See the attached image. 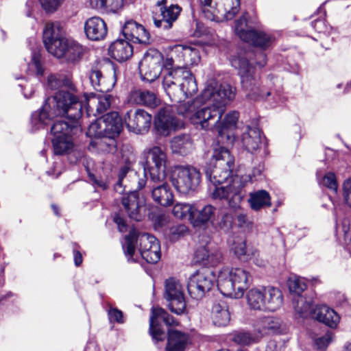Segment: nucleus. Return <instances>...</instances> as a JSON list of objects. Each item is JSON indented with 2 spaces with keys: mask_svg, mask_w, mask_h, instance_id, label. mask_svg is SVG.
<instances>
[{
  "mask_svg": "<svg viewBox=\"0 0 351 351\" xmlns=\"http://www.w3.org/2000/svg\"><path fill=\"white\" fill-rule=\"evenodd\" d=\"M235 97V89L228 84H221L211 79L207 81L199 96L178 104L179 114L189 118L196 128L212 131L217 130L219 121L226 110V106Z\"/></svg>",
  "mask_w": 351,
  "mask_h": 351,
  "instance_id": "1",
  "label": "nucleus"
},
{
  "mask_svg": "<svg viewBox=\"0 0 351 351\" xmlns=\"http://www.w3.org/2000/svg\"><path fill=\"white\" fill-rule=\"evenodd\" d=\"M213 167L206 170V175L215 189L212 192L214 199L225 200L228 206L237 210L241 208V203L245 196V186L247 183L257 180L262 169H255L251 175L232 176L234 165V156L223 147L215 148L212 156Z\"/></svg>",
  "mask_w": 351,
  "mask_h": 351,
  "instance_id": "2",
  "label": "nucleus"
},
{
  "mask_svg": "<svg viewBox=\"0 0 351 351\" xmlns=\"http://www.w3.org/2000/svg\"><path fill=\"white\" fill-rule=\"evenodd\" d=\"M82 103L73 93L61 88L52 97H48L43 108L32 114L31 123L35 130L47 125L56 116H65L71 122L63 120L56 121L51 132L53 138L71 137L80 132L77 120L82 117Z\"/></svg>",
  "mask_w": 351,
  "mask_h": 351,
  "instance_id": "3",
  "label": "nucleus"
},
{
  "mask_svg": "<svg viewBox=\"0 0 351 351\" xmlns=\"http://www.w3.org/2000/svg\"><path fill=\"white\" fill-rule=\"evenodd\" d=\"M162 87L171 100L180 104L184 99L193 97L198 90L191 71L185 66H177L164 72Z\"/></svg>",
  "mask_w": 351,
  "mask_h": 351,
  "instance_id": "4",
  "label": "nucleus"
},
{
  "mask_svg": "<svg viewBox=\"0 0 351 351\" xmlns=\"http://www.w3.org/2000/svg\"><path fill=\"white\" fill-rule=\"evenodd\" d=\"M138 242V250L141 257L149 263H156L161 257L160 246L158 239L149 234L137 235L135 230L130 231L125 237L123 249L129 262H136V245Z\"/></svg>",
  "mask_w": 351,
  "mask_h": 351,
  "instance_id": "5",
  "label": "nucleus"
},
{
  "mask_svg": "<svg viewBox=\"0 0 351 351\" xmlns=\"http://www.w3.org/2000/svg\"><path fill=\"white\" fill-rule=\"evenodd\" d=\"M230 62L232 66L238 70L242 88L249 99H265L271 95V90L260 82L259 77L254 73V68L245 58L234 57Z\"/></svg>",
  "mask_w": 351,
  "mask_h": 351,
  "instance_id": "6",
  "label": "nucleus"
},
{
  "mask_svg": "<svg viewBox=\"0 0 351 351\" xmlns=\"http://www.w3.org/2000/svg\"><path fill=\"white\" fill-rule=\"evenodd\" d=\"M250 274L244 269L225 267L218 274L217 287L225 295L241 298L250 282Z\"/></svg>",
  "mask_w": 351,
  "mask_h": 351,
  "instance_id": "7",
  "label": "nucleus"
},
{
  "mask_svg": "<svg viewBox=\"0 0 351 351\" xmlns=\"http://www.w3.org/2000/svg\"><path fill=\"white\" fill-rule=\"evenodd\" d=\"M256 21H249L246 13L236 21L235 32L243 41L265 50L273 45L275 38L270 34L256 29Z\"/></svg>",
  "mask_w": 351,
  "mask_h": 351,
  "instance_id": "8",
  "label": "nucleus"
},
{
  "mask_svg": "<svg viewBox=\"0 0 351 351\" xmlns=\"http://www.w3.org/2000/svg\"><path fill=\"white\" fill-rule=\"evenodd\" d=\"M201 173L193 166H178L171 172V181L180 193L194 192L201 182Z\"/></svg>",
  "mask_w": 351,
  "mask_h": 351,
  "instance_id": "9",
  "label": "nucleus"
},
{
  "mask_svg": "<svg viewBox=\"0 0 351 351\" xmlns=\"http://www.w3.org/2000/svg\"><path fill=\"white\" fill-rule=\"evenodd\" d=\"M166 163L167 155L160 147L154 146L148 150L143 169L145 173H149L151 182L166 180Z\"/></svg>",
  "mask_w": 351,
  "mask_h": 351,
  "instance_id": "10",
  "label": "nucleus"
},
{
  "mask_svg": "<svg viewBox=\"0 0 351 351\" xmlns=\"http://www.w3.org/2000/svg\"><path fill=\"white\" fill-rule=\"evenodd\" d=\"M163 56L161 53L156 50H150L146 52L139 63V73L142 80L148 82L155 81L160 74L163 78L165 69L162 70Z\"/></svg>",
  "mask_w": 351,
  "mask_h": 351,
  "instance_id": "11",
  "label": "nucleus"
},
{
  "mask_svg": "<svg viewBox=\"0 0 351 351\" xmlns=\"http://www.w3.org/2000/svg\"><path fill=\"white\" fill-rule=\"evenodd\" d=\"M215 276L208 269L197 271L188 280L187 289L190 296L195 300L202 299L214 286Z\"/></svg>",
  "mask_w": 351,
  "mask_h": 351,
  "instance_id": "12",
  "label": "nucleus"
},
{
  "mask_svg": "<svg viewBox=\"0 0 351 351\" xmlns=\"http://www.w3.org/2000/svg\"><path fill=\"white\" fill-rule=\"evenodd\" d=\"M164 297L168 302L169 310L177 315L183 313L186 309L184 287L180 282L170 278L165 281Z\"/></svg>",
  "mask_w": 351,
  "mask_h": 351,
  "instance_id": "13",
  "label": "nucleus"
},
{
  "mask_svg": "<svg viewBox=\"0 0 351 351\" xmlns=\"http://www.w3.org/2000/svg\"><path fill=\"white\" fill-rule=\"evenodd\" d=\"M177 108L178 106L176 109ZM175 109L176 108L172 106H165L158 111L154 120V125L160 134L167 136L171 131L183 126L182 121L175 115Z\"/></svg>",
  "mask_w": 351,
  "mask_h": 351,
  "instance_id": "14",
  "label": "nucleus"
},
{
  "mask_svg": "<svg viewBox=\"0 0 351 351\" xmlns=\"http://www.w3.org/2000/svg\"><path fill=\"white\" fill-rule=\"evenodd\" d=\"M123 121L130 131L136 134H144L152 125V117L143 109L130 110L124 114Z\"/></svg>",
  "mask_w": 351,
  "mask_h": 351,
  "instance_id": "15",
  "label": "nucleus"
},
{
  "mask_svg": "<svg viewBox=\"0 0 351 351\" xmlns=\"http://www.w3.org/2000/svg\"><path fill=\"white\" fill-rule=\"evenodd\" d=\"M69 38L66 36V31L59 22L47 23L43 30V43L49 53L54 51Z\"/></svg>",
  "mask_w": 351,
  "mask_h": 351,
  "instance_id": "16",
  "label": "nucleus"
},
{
  "mask_svg": "<svg viewBox=\"0 0 351 351\" xmlns=\"http://www.w3.org/2000/svg\"><path fill=\"white\" fill-rule=\"evenodd\" d=\"M85 52V48L78 42L69 38L51 54L70 63L79 62Z\"/></svg>",
  "mask_w": 351,
  "mask_h": 351,
  "instance_id": "17",
  "label": "nucleus"
},
{
  "mask_svg": "<svg viewBox=\"0 0 351 351\" xmlns=\"http://www.w3.org/2000/svg\"><path fill=\"white\" fill-rule=\"evenodd\" d=\"M150 317L149 331L156 341H163L165 338L164 331L161 329L160 322L162 321L167 326H173L176 324L173 317L169 315L163 308H152Z\"/></svg>",
  "mask_w": 351,
  "mask_h": 351,
  "instance_id": "18",
  "label": "nucleus"
},
{
  "mask_svg": "<svg viewBox=\"0 0 351 351\" xmlns=\"http://www.w3.org/2000/svg\"><path fill=\"white\" fill-rule=\"evenodd\" d=\"M122 204L128 217L135 221L142 219L145 213V199L139 197L137 191L130 192L122 197Z\"/></svg>",
  "mask_w": 351,
  "mask_h": 351,
  "instance_id": "19",
  "label": "nucleus"
},
{
  "mask_svg": "<svg viewBox=\"0 0 351 351\" xmlns=\"http://www.w3.org/2000/svg\"><path fill=\"white\" fill-rule=\"evenodd\" d=\"M219 214V210L211 204H206L202 207L194 204L191 224L194 227H202L208 224L213 226L216 223Z\"/></svg>",
  "mask_w": 351,
  "mask_h": 351,
  "instance_id": "20",
  "label": "nucleus"
},
{
  "mask_svg": "<svg viewBox=\"0 0 351 351\" xmlns=\"http://www.w3.org/2000/svg\"><path fill=\"white\" fill-rule=\"evenodd\" d=\"M253 329L261 340L265 336L280 334L282 332V322L276 317L263 316L254 322Z\"/></svg>",
  "mask_w": 351,
  "mask_h": 351,
  "instance_id": "21",
  "label": "nucleus"
},
{
  "mask_svg": "<svg viewBox=\"0 0 351 351\" xmlns=\"http://www.w3.org/2000/svg\"><path fill=\"white\" fill-rule=\"evenodd\" d=\"M196 261L205 266H215L222 260V254L219 247L212 242L201 245L195 252Z\"/></svg>",
  "mask_w": 351,
  "mask_h": 351,
  "instance_id": "22",
  "label": "nucleus"
},
{
  "mask_svg": "<svg viewBox=\"0 0 351 351\" xmlns=\"http://www.w3.org/2000/svg\"><path fill=\"white\" fill-rule=\"evenodd\" d=\"M239 119V113L236 111H232L228 113L223 121H219L217 127V132L219 136V141L227 145H232L234 141V134L232 131L234 129L237 122Z\"/></svg>",
  "mask_w": 351,
  "mask_h": 351,
  "instance_id": "23",
  "label": "nucleus"
},
{
  "mask_svg": "<svg viewBox=\"0 0 351 351\" xmlns=\"http://www.w3.org/2000/svg\"><path fill=\"white\" fill-rule=\"evenodd\" d=\"M167 0L158 1L156 5L160 7V11L162 16V20L154 19V25L157 27H163L164 29H170L178 18L182 8L178 5H171L166 6Z\"/></svg>",
  "mask_w": 351,
  "mask_h": 351,
  "instance_id": "24",
  "label": "nucleus"
},
{
  "mask_svg": "<svg viewBox=\"0 0 351 351\" xmlns=\"http://www.w3.org/2000/svg\"><path fill=\"white\" fill-rule=\"evenodd\" d=\"M122 32L125 39L134 43L147 44L149 40V34L145 27L133 20L125 22Z\"/></svg>",
  "mask_w": 351,
  "mask_h": 351,
  "instance_id": "25",
  "label": "nucleus"
},
{
  "mask_svg": "<svg viewBox=\"0 0 351 351\" xmlns=\"http://www.w3.org/2000/svg\"><path fill=\"white\" fill-rule=\"evenodd\" d=\"M151 195L154 202L167 207L173 202V194L171 186L165 181L152 182Z\"/></svg>",
  "mask_w": 351,
  "mask_h": 351,
  "instance_id": "26",
  "label": "nucleus"
},
{
  "mask_svg": "<svg viewBox=\"0 0 351 351\" xmlns=\"http://www.w3.org/2000/svg\"><path fill=\"white\" fill-rule=\"evenodd\" d=\"M86 36L91 40H103L108 32L106 22L99 16L88 19L84 24Z\"/></svg>",
  "mask_w": 351,
  "mask_h": 351,
  "instance_id": "27",
  "label": "nucleus"
},
{
  "mask_svg": "<svg viewBox=\"0 0 351 351\" xmlns=\"http://www.w3.org/2000/svg\"><path fill=\"white\" fill-rule=\"evenodd\" d=\"M172 52L179 62H182L184 66L197 65L200 62L199 50L195 47L184 45H176L172 48Z\"/></svg>",
  "mask_w": 351,
  "mask_h": 351,
  "instance_id": "28",
  "label": "nucleus"
},
{
  "mask_svg": "<svg viewBox=\"0 0 351 351\" xmlns=\"http://www.w3.org/2000/svg\"><path fill=\"white\" fill-rule=\"evenodd\" d=\"M112 97L110 95H93L86 98V114L90 117L99 115L106 111L110 106Z\"/></svg>",
  "mask_w": 351,
  "mask_h": 351,
  "instance_id": "29",
  "label": "nucleus"
},
{
  "mask_svg": "<svg viewBox=\"0 0 351 351\" xmlns=\"http://www.w3.org/2000/svg\"><path fill=\"white\" fill-rule=\"evenodd\" d=\"M263 311L275 312L283 304L282 291L276 287H264Z\"/></svg>",
  "mask_w": 351,
  "mask_h": 351,
  "instance_id": "30",
  "label": "nucleus"
},
{
  "mask_svg": "<svg viewBox=\"0 0 351 351\" xmlns=\"http://www.w3.org/2000/svg\"><path fill=\"white\" fill-rule=\"evenodd\" d=\"M104 136L113 139L121 132L123 123L119 114L116 112H110L101 117Z\"/></svg>",
  "mask_w": 351,
  "mask_h": 351,
  "instance_id": "31",
  "label": "nucleus"
},
{
  "mask_svg": "<svg viewBox=\"0 0 351 351\" xmlns=\"http://www.w3.org/2000/svg\"><path fill=\"white\" fill-rule=\"evenodd\" d=\"M243 147L250 153H255L260 149L263 145L261 131L256 127H247L241 137Z\"/></svg>",
  "mask_w": 351,
  "mask_h": 351,
  "instance_id": "32",
  "label": "nucleus"
},
{
  "mask_svg": "<svg viewBox=\"0 0 351 351\" xmlns=\"http://www.w3.org/2000/svg\"><path fill=\"white\" fill-rule=\"evenodd\" d=\"M312 317L332 328L337 326L340 319L338 314L326 305L316 306Z\"/></svg>",
  "mask_w": 351,
  "mask_h": 351,
  "instance_id": "33",
  "label": "nucleus"
},
{
  "mask_svg": "<svg viewBox=\"0 0 351 351\" xmlns=\"http://www.w3.org/2000/svg\"><path fill=\"white\" fill-rule=\"evenodd\" d=\"M109 54L119 62L128 60L133 54V47L125 40L119 39L113 42L109 47Z\"/></svg>",
  "mask_w": 351,
  "mask_h": 351,
  "instance_id": "34",
  "label": "nucleus"
},
{
  "mask_svg": "<svg viewBox=\"0 0 351 351\" xmlns=\"http://www.w3.org/2000/svg\"><path fill=\"white\" fill-rule=\"evenodd\" d=\"M130 101L136 104L155 108L160 104L156 94L147 90H134L130 93Z\"/></svg>",
  "mask_w": 351,
  "mask_h": 351,
  "instance_id": "35",
  "label": "nucleus"
},
{
  "mask_svg": "<svg viewBox=\"0 0 351 351\" xmlns=\"http://www.w3.org/2000/svg\"><path fill=\"white\" fill-rule=\"evenodd\" d=\"M91 8L104 13H116L121 10L124 0H88Z\"/></svg>",
  "mask_w": 351,
  "mask_h": 351,
  "instance_id": "36",
  "label": "nucleus"
},
{
  "mask_svg": "<svg viewBox=\"0 0 351 351\" xmlns=\"http://www.w3.org/2000/svg\"><path fill=\"white\" fill-rule=\"evenodd\" d=\"M211 317L214 324L218 326H224L229 323L230 314L226 302L220 301L213 304Z\"/></svg>",
  "mask_w": 351,
  "mask_h": 351,
  "instance_id": "37",
  "label": "nucleus"
},
{
  "mask_svg": "<svg viewBox=\"0 0 351 351\" xmlns=\"http://www.w3.org/2000/svg\"><path fill=\"white\" fill-rule=\"evenodd\" d=\"M312 303V298L307 297L306 293H304V295L293 298V306L295 312L302 318H308L312 316L313 313Z\"/></svg>",
  "mask_w": 351,
  "mask_h": 351,
  "instance_id": "38",
  "label": "nucleus"
},
{
  "mask_svg": "<svg viewBox=\"0 0 351 351\" xmlns=\"http://www.w3.org/2000/svg\"><path fill=\"white\" fill-rule=\"evenodd\" d=\"M189 343V337L178 330H170L168 332L167 351H183Z\"/></svg>",
  "mask_w": 351,
  "mask_h": 351,
  "instance_id": "39",
  "label": "nucleus"
},
{
  "mask_svg": "<svg viewBox=\"0 0 351 351\" xmlns=\"http://www.w3.org/2000/svg\"><path fill=\"white\" fill-rule=\"evenodd\" d=\"M246 300L250 309L263 311L264 287L250 289L247 292Z\"/></svg>",
  "mask_w": 351,
  "mask_h": 351,
  "instance_id": "40",
  "label": "nucleus"
},
{
  "mask_svg": "<svg viewBox=\"0 0 351 351\" xmlns=\"http://www.w3.org/2000/svg\"><path fill=\"white\" fill-rule=\"evenodd\" d=\"M218 6V12L226 20H231L240 10V0H219Z\"/></svg>",
  "mask_w": 351,
  "mask_h": 351,
  "instance_id": "41",
  "label": "nucleus"
},
{
  "mask_svg": "<svg viewBox=\"0 0 351 351\" xmlns=\"http://www.w3.org/2000/svg\"><path fill=\"white\" fill-rule=\"evenodd\" d=\"M269 193L265 190H259L250 194L249 202L253 210H258L264 206L271 205Z\"/></svg>",
  "mask_w": 351,
  "mask_h": 351,
  "instance_id": "42",
  "label": "nucleus"
},
{
  "mask_svg": "<svg viewBox=\"0 0 351 351\" xmlns=\"http://www.w3.org/2000/svg\"><path fill=\"white\" fill-rule=\"evenodd\" d=\"M90 82L93 88L101 93H108L112 90L114 86L115 82L112 79L110 80L108 83L100 84L104 80V76L100 71L93 70L89 74Z\"/></svg>",
  "mask_w": 351,
  "mask_h": 351,
  "instance_id": "43",
  "label": "nucleus"
},
{
  "mask_svg": "<svg viewBox=\"0 0 351 351\" xmlns=\"http://www.w3.org/2000/svg\"><path fill=\"white\" fill-rule=\"evenodd\" d=\"M171 147L174 153L186 154L192 148V142L189 135H179L171 140Z\"/></svg>",
  "mask_w": 351,
  "mask_h": 351,
  "instance_id": "44",
  "label": "nucleus"
},
{
  "mask_svg": "<svg viewBox=\"0 0 351 351\" xmlns=\"http://www.w3.org/2000/svg\"><path fill=\"white\" fill-rule=\"evenodd\" d=\"M86 135L88 137H94L98 140L96 142H91L90 145H101L103 143H106L104 139L106 138L104 136V130H103L102 122L101 117L96 119L94 122L91 123L86 131Z\"/></svg>",
  "mask_w": 351,
  "mask_h": 351,
  "instance_id": "45",
  "label": "nucleus"
},
{
  "mask_svg": "<svg viewBox=\"0 0 351 351\" xmlns=\"http://www.w3.org/2000/svg\"><path fill=\"white\" fill-rule=\"evenodd\" d=\"M232 250L240 259L248 261L249 257L257 256V250L254 247L247 248L246 243L242 240L234 243Z\"/></svg>",
  "mask_w": 351,
  "mask_h": 351,
  "instance_id": "46",
  "label": "nucleus"
},
{
  "mask_svg": "<svg viewBox=\"0 0 351 351\" xmlns=\"http://www.w3.org/2000/svg\"><path fill=\"white\" fill-rule=\"evenodd\" d=\"M194 204L188 203L178 202L173 208V215L181 219H187L191 223L192 213L193 212Z\"/></svg>",
  "mask_w": 351,
  "mask_h": 351,
  "instance_id": "47",
  "label": "nucleus"
},
{
  "mask_svg": "<svg viewBox=\"0 0 351 351\" xmlns=\"http://www.w3.org/2000/svg\"><path fill=\"white\" fill-rule=\"evenodd\" d=\"M287 285L293 298L298 297L299 295H304L302 293L307 287L305 280L296 276L289 278Z\"/></svg>",
  "mask_w": 351,
  "mask_h": 351,
  "instance_id": "48",
  "label": "nucleus"
},
{
  "mask_svg": "<svg viewBox=\"0 0 351 351\" xmlns=\"http://www.w3.org/2000/svg\"><path fill=\"white\" fill-rule=\"evenodd\" d=\"M52 143L54 153L57 155L67 154L73 147L71 137L53 138Z\"/></svg>",
  "mask_w": 351,
  "mask_h": 351,
  "instance_id": "49",
  "label": "nucleus"
},
{
  "mask_svg": "<svg viewBox=\"0 0 351 351\" xmlns=\"http://www.w3.org/2000/svg\"><path fill=\"white\" fill-rule=\"evenodd\" d=\"M233 341L242 346H248L257 343L260 340L255 332L252 334L250 332L239 331L234 335Z\"/></svg>",
  "mask_w": 351,
  "mask_h": 351,
  "instance_id": "50",
  "label": "nucleus"
},
{
  "mask_svg": "<svg viewBox=\"0 0 351 351\" xmlns=\"http://www.w3.org/2000/svg\"><path fill=\"white\" fill-rule=\"evenodd\" d=\"M319 184L334 192L337 191L338 183L336 176L332 172L326 173L322 178V180L319 181Z\"/></svg>",
  "mask_w": 351,
  "mask_h": 351,
  "instance_id": "51",
  "label": "nucleus"
},
{
  "mask_svg": "<svg viewBox=\"0 0 351 351\" xmlns=\"http://www.w3.org/2000/svg\"><path fill=\"white\" fill-rule=\"evenodd\" d=\"M29 70H32L36 73L37 75L42 76L44 69L40 63V55L39 53H34L31 62L28 64Z\"/></svg>",
  "mask_w": 351,
  "mask_h": 351,
  "instance_id": "52",
  "label": "nucleus"
},
{
  "mask_svg": "<svg viewBox=\"0 0 351 351\" xmlns=\"http://www.w3.org/2000/svg\"><path fill=\"white\" fill-rule=\"evenodd\" d=\"M64 0H39L41 7L47 13L56 12Z\"/></svg>",
  "mask_w": 351,
  "mask_h": 351,
  "instance_id": "53",
  "label": "nucleus"
},
{
  "mask_svg": "<svg viewBox=\"0 0 351 351\" xmlns=\"http://www.w3.org/2000/svg\"><path fill=\"white\" fill-rule=\"evenodd\" d=\"M219 217L216 219V223H215L214 226H217L221 229L228 230L230 228L232 221L233 217L232 215L229 213H224L221 217L220 220H219Z\"/></svg>",
  "mask_w": 351,
  "mask_h": 351,
  "instance_id": "54",
  "label": "nucleus"
},
{
  "mask_svg": "<svg viewBox=\"0 0 351 351\" xmlns=\"http://www.w3.org/2000/svg\"><path fill=\"white\" fill-rule=\"evenodd\" d=\"M188 232V228L183 224L171 227L169 230V238L171 241H176L184 236Z\"/></svg>",
  "mask_w": 351,
  "mask_h": 351,
  "instance_id": "55",
  "label": "nucleus"
},
{
  "mask_svg": "<svg viewBox=\"0 0 351 351\" xmlns=\"http://www.w3.org/2000/svg\"><path fill=\"white\" fill-rule=\"evenodd\" d=\"M350 221L348 218H343L340 224L337 223V231L343 233L345 241L351 240Z\"/></svg>",
  "mask_w": 351,
  "mask_h": 351,
  "instance_id": "56",
  "label": "nucleus"
},
{
  "mask_svg": "<svg viewBox=\"0 0 351 351\" xmlns=\"http://www.w3.org/2000/svg\"><path fill=\"white\" fill-rule=\"evenodd\" d=\"M343 199L344 203L351 208V179H348L343 183Z\"/></svg>",
  "mask_w": 351,
  "mask_h": 351,
  "instance_id": "57",
  "label": "nucleus"
},
{
  "mask_svg": "<svg viewBox=\"0 0 351 351\" xmlns=\"http://www.w3.org/2000/svg\"><path fill=\"white\" fill-rule=\"evenodd\" d=\"M332 339V334L326 332L323 337L315 340V345L318 350H325Z\"/></svg>",
  "mask_w": 351,
  "mask_h": 351,
  "instance_id": "58",
  "label": "nucleus"
},
{
  "mask_svg": "<svg viewBox=\"0 0 351 351\" xmlns=\"http://www.w3.org/2000/svg\"><path fill=\"white\" fill-rule=\"evenodd\" d=\"M108 315L110 322H116L122 324L124 322L123 313L117 308L110 307Z\"/></svg>",
  "mask_w": 351,
  "mask_h": 351,
  "instance_id": "59",
  "label": "nucleus"
},
{
  "mask_svg": "<svg viewBox=\"0 0 351 351\" xmlns=\"http://www.w3.org/2000/svg\"><path fill=\"white\" fill-rule=\"evenodd\" d=\"M88 176H89L90 180L92 182L94 186L101 188L103 190H105L108 188V183L106 181H104L101 179H97L92 173H89Z\"/></svg>",
  "mask_w": 351,
  "mask_h": 351,
  "instance_id": "60",
  "label": "nucleus"
},
{
  "mask_svg": "<svg viewBox=\"0 0 351 351\" xmlns=\"http://www.w3.org/2000/svg\"><path fill=\"white\" fill-rule=\"evenodd\" d=\"M61 81L56 75H50L47 78V86L52 90H56L60 87Z\"/></svg>",
  "mask_w": 351,
  "mask_h": 351,
  "instance_id": "61",
  "label": "nucleus"
},
{
  "mask_svg": "<svg viewBox=\"0 0 351 351\" xmlns=\"http://www.w3.org/2000/svg\"><path fill=\"white\" fill-rule=\"evenodd\" d=\"M114 222L117 223L119 230L120 232H123L126 231L127 226H126L125 220L122 217H121L118 215L115 216L114 217Z\"/></svg>",
  "mask_w": 351,
  "mask_h": 351,
  "instance_id": "62",
  "label": "nucleus"
},
{
  "mask_svg": "<svg viewBox=\"0 0 351 351\" xmlns=\"http://www.w3.org/2000/svg\"><path fill=\"white\" fill-rule=\"evenodd\" d=\"M237 221L238 222V225L241 228H243L247 226L248 219L247 218L246 214L244 213H239L237 215Z\"/></svg>",
  "mask_w": 351,
  "mask_h": 351,
  "instance_id": "63",
  "label": "nucleus"
},
{
  "mask_svg": "<svg viewBox=\"0 0 351 351\" xmlns=\"http://www.w3.org/2000/svg\"><path fill=\"white\" fill-rule=\"evenodd\" d=\"M312 27L318 32L324 31V22L322 20H316L311 23Z\"/></svg>",
  "mask_w": 351,
  "mask_h": 351,
  "instance_id": "64",
  "label": "nucleus"
}]
</instances>
